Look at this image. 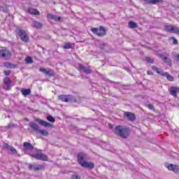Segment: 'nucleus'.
Instances as JSON below:
<instances>
[{"label": "nucleus", "instance_id": "1", "mask_svg": "<svg viewBox=\"0 0 179 179\" xmlns=\"http://www.w3.org/2000/svg\"><path fill=\"white\" fill-rule=\"evenodd\" d=\"M115 134L117 136L122 138V139H127L129 136V134H131V130L125 126L118 125L115 128Z\"/></svg>", "mask_w": 179, "mask_h": 179}, {"label": "nucleus", "instance_id": "2", "mask_svg": "<svg viewBox=\"0 0 179 179\" xmlns=\"http://www.w3.org/2000/svg\"><path fill=\"white\" fill-rule=\"evenodd\" d=\"M85 153L80 152L77 155V159L78 162V164L81 166V167H84L85 169H89L92 170V169H94V164L93 162H88L85 160Z\"/></svg>", "mask_w": 179, "mask_h": 179}, {"label": "nucleus", "instance_id": "3", "mask_svg": "<svg viewBox=\"0 0 179 179\" xmlns=\"http://www.w3.org/2000/svg\"><path fill=\"white\" fill-rule=\"evenodd\" d=\"M16 33L21 41H23V43H29L30 38H29V34H27L26 30L18 29L16 30Z\"/></svg>", "mask_w": 179, "mask_h": 179}, {"label": "nucleus", "instance_id": "4", "mask_svg": "<svg viewBox=\"0 0 179 179\" xmlns=\"http://www.w3.org/2000/svg\"><path fill=\"white\" fill-rule=\"evenodd\" d=\"M91 31L96 34V36H98V37H104L107 34V30L103 26H100L99 28H91Z\"/></svg>", "mask_w": 179, "mask_h": 179}, {"label": "nucleus", "instance_id": "5", "mask_svg": "<svg viewBox=\"0 0 179 179\" xmlns=\"http://www.w3.org/2000/svg\"><path fill=\"white\" fill-rule=\"evenodd\" d=\"M57 100L62 101L63 103H68L69 101L76 102V99L71 94H61L57 96Z\"/></svg>", "mask_w": 179, "mask_h": 179}, {"label": "nucleus", "instance_id": "6", "mask_svg": "<svg viewBox=\"0 0 179 179\" xmlns=\"http://www.w3.org/2000/svg\"><path fill=\"white\" fill-rule=\"evenodd\" d=\"M0 57L8 61V59L12 57V53L8 48H3L0 50Z\"/></svg>", "mask_w": 179, "mask_h": 179}, {"label": "nucleus", "instance_id": "7", "mask_svg": "<svg viewBox=\"0 0 179 179\" xmlns=\"http://www.w3.org/2000/svg\"><path fill=\"white\" fill-rule=\"evenodd\" d=\"M3 83L4 85L3 89H4V90L9 91L12 90V80H10L9 77H5L3 79Z\"/></svg>", "mask_w": 179, "mask_h": 179}, {"label": "nucleus", "instance_id": "8", "mask_svg": "<svg viewBox=\"0 0 179 179\" xmlns=\"http://www.w3.org/2000/svg\"><path fill=\"white\" fill-rule=\"evenodd\" d=\"M32 157L36 160H42L43 162H48V157L45 154L41 152H36L32 155Z\"/></svg>", "mask_w": 179, "mask_h": 179}, {"label": "nucleus", "instance_id": "9", "mask_svg": "<svg viewBox=\"0 0 179 179\" xmlns=\"http://www.w3.org/2000/svg\"><path fill=\"white\" fill-rule=\"evenodd\" d=\"M165 30L168 33H173L175 34H178L179 36V28L173 25H166L165 26Z\"/></svg>", "mask_w": 179, "mask_h": 179}, {"label": "nucleus", "instance_id": "10", "mask_svg": "<svg viewBox=\"0 0 179 179\" xmlns=\"http://www.w3.org/2000/svg\"><path fill=\"white\" fill-rule=\"evenodd\" d=\"M78 71H79V72H84V73L87 75H90V73L93 72L92 69L85 66V65L80 63L78 64Z\"/></svg>", "mask_w": 179, "mask_h": 179}, {"label": "nucleus", "instance_id": "11", "mask_svg": "<svg viewBox=\"0 0 179 179\" xmlns=\"http://www.w3.org/2000/svg\"><path fill=\"white\" fill-rule=\"evenodd\" d=\"M123 117L124 118H127L129 121H131V122H134V121L136 120V116L131 112H124Z\"/></svg>", "mask_w": 179, "mask_h": 179}, {"label": "nucleus", "instance_id": "12", "mask_svg": "<svg viewBox=\"0 0 179 179\" xmlns=\"http://www.w3.org/2000/svg\"><path fill=\"white\" fill-rule=\"evenodd\" d=\"M48 20H55V22H61L62 21V17L58 15H55L54 14L48 13L47 15Z\"/></svg>", "mask_w": 179, "mask_h": 179}, {"label": "nucleus", "instance_id": "13", "mask_svg": "<svg viewBox=\"0 0 179 179\" xmlns=\"http://www.w3.org/2000/svg\"><path fill=\"white\" fill-rule=\"evenodd\" d=\"M39 71L40 72H43V73H45V75H47L48 76H55V73H54V71H52L51 69H44V68H39Z\"/></svg>", "mask_w": 179, "mask_h": 179}, {"label": "nucleus", "instance_id": "14", "mask_svg": "<svg viewBox=\"0 0 179 179\" xmlns=\"http://www.w3.org/2000/svg\"><path fill=\"white\" fill-rule=\"evenodd\" d=\"M29 170H34V171H40V170H44L45 169V164H40L33 167V164H29Z\"/></svg>", "mask_w": 179, "mask_h": 179}, {"label": "nucleus", "instance_id": "15", "mask_svg": "<svg viewBox=\"0 0 179 179\" xmlns=\"http://www.w3.org/2000/svg\"><path fill=\"white\" fill-rule=\"evenodd\" d=\"M3 148H4V149H6V150H10V152H11L13 155H17V150H16V149H15V148H13V146H10L8 143H4L3 145Z\"/></svg>", "mask_w": 179, "mask_h": 179}, {"label": "nucleus", "instance_id": "16", "mask_svg": "<svg viewBox=\"0 0 179 179\" xmlns=\"http://www.w3.org/2000/svg\"><path fill=\"white\" fill-rule=\"evenodd\" d=\"M36 122H38L39 125H42V127H50V128H52V127H54L51 123L39 118L36 119Z\"/></svg>", "mask_w": 179, "mask_h": 179}, {"label": "nucleus", "instance_id": "17", "mask_svg": "<svg viewBox=\"0 0 179 179\" xmlns=\"http://www.w3.org/2000/svg\"><path fill=\"white\" fill-rule=\"evenodd\" d=\"M145 5H159L163 3V0H144Z\"/></svg>", "mask_w": 179, "mask_h": 179}, {"label": "nucleus", "instance_id": "18", "mask_svg": "<svg viewBox=\"0 0 179 179\" xmlns=\"http://www.w3.org/2000/svg\"><path fill=\"white\" fill-rule=\"evenodd\" d=\"M166 169L171 171H173V173H178L179 172V166L174 165L173 164H168L166 166Z\"/></svg>", "mask_w": 179, "mask_h": 179}, {"label": "nucleus", "instance_id": "19", "mask_svg": "<svg viewBox=\"0 0 179 179\" xmlns=\"http://www.w3.org/2000/svg\"><path fill=\"white\" fill-rule=\"evenodd\" d=\"M3 66L7 69H15V68H17V66L16 64H13L8 62L3 63Z\"/></svg>", "mask_w": 179, "mask_h": 179}, {"label": "nucleus", "instance_id": "20", "mask_svg": "<svg viewBox=\"0 0 179 179\" xmlns=\"http://www.w3.org/2000/svg\"><path fill=\"white\" fill-rule=\"evenodd\" d=\"M169 92L171 96H173V97H177V93L179 92V90L177 87H171L169 89Z\"/></svg>", "mask_w": 179, "mask_h": 179}, {"label": "nucleus", "instance_id": "21", "mask_svg": "<svg viewBox=\"0 0 179 179\" xmlns=\"http://www.w3.org/2000/svg\"><path fill=\"white\" fill-rule=\"evenodd\" d=\"M27 12L28 13H29L30 15H40V11H38V10L36 9V8H29L27 9Z\"/></svg>", "mask_w": 179, "mask_h": 179}, {"label": "nucleus", "instance_id": "22", "mask_svg": "<svg viewBox=\"0 0 179 179\" xmlns=\"http://www.w3.org/2000/svg\"><path fill=\"white\" fill-rule=\"evenodd\" d=\"M29 127L34 129V131H37L38 132V131L40 130V127H38V125L37 124V123L34 122H31L29 123Z\"/></svg>", "mask_w": 179, "mask_h": 179}, {"label": "nucleus", "instance_id": "23", "mask_svg": "<svg viewBox=\"0 0 179 179\" xmlns=\"http://www.w3.org/2000/svg\"><path fill=\"white\" fill-rule=\"evenodd\" d=\"M32 27H34V29H42L43 27V24L40 22L38 21H34L33 22V24H32Z\"/></svg>", "mask_w": 179, "mask_h": 179}, {"label": "nucleus", "instance_id": "24", "mask_svg": "<svg viewBox=\"0 0 179 179\" xmlns=\"http://www.w3.org/2000/svg\"><path fill=\"white\" fill-rule=\"evenodd\" d=\"M33 145L29 142L24 143V150H33Z\"/></svg>", "mask_w": 179, "mask_h": 179}, {"label": "nucleus", "instance_id": "25", "mask_svg": "<svg viewBox=\"0 0 179 179\" xmlns=\"http://www.w3.org/2000/svg\"><path fill=\"white\" fill-rule=\"evenodd\" d=\"M128 27L129 29H138V24L134 21H129L128 23Z\"/></svg>", "mask_w": 179, "mask_h": 179}, {"label": "nucleus", "instance_id": "26", "mask_svg": "<svg viewBox=\"0 0 179 179\" xmlns=\"http://www.w3.org/2000/svg\"><path fill=\"white\" fill-rule=\"evenodd\" d=\"M162 76L166 77L167 80H169V82H174V77H173V76L170 75L167 72H165Z\"/></svg>", "mask_w": 179, "mask_h": 179}, {"label": "nucleus", "instance_id": "27", "mask_svg": "<svg viewBox=\"0 0 179 179\" xmlns=\"http://www.w3.org/2000/svg\"><path fill=\"white\" fill-rule=\"evenodd\" d=\"M21 93L22 96H29V94H31V90H30V89L22 88L21 89Z\"/></svg>", "mask_w": 179, "mask_h": 179}, {"label": "nucleus", "instance_id": "28", "mask_svg": "<svg viewBox=\"0 0 179 179\" xmlns=\"http://www.w3.org/2000/svg\"><path fill=\"white\" fill-rule=\"evenodd\" d=\"M38 132H39V134L43 136H48V134H49L48 131L45 129H41V130L39 129Z\"/></svg>", "mask_w": 179, "mask_h": 179}, {"label": "nucleus", "instance_id": "29", "mask_svg": "<svg viewBox=\"0 0 179 179\" xmlns=\"http://www.w3.org/2000/svg\"><path fill=\"white\" fill-rule=\"evenodd\" d=\"M71 48H72V43H71L70 42L66 43L63 46L64 50H69Z\"/></svg>", "mask_w": 179, "mask_h": 179}, {"label": "nucleus", "instance_id": "30", "mask_svg": "<svg viewBox=\"0 0 179 179\" xmlns=\"http://www.w3.org/2000/svg\"><path fill=\"white\" fill-rule=\"evenodd\" d=\"M162 61L165 63V64H171V59H170V58L164 56L162 57Z\"/></svg>", "mask_w": 179, "mask_h": 179}, {"label": "nucleus", "instance_id": "31", "mask_svg": "<svg viewBox=\"0 0 179 179\" xmlns=\"http://www.w3.org/2000/svg\"><path fill=\"white\" fill-rule=\"evenodd\" d=\"M173 41V44H174L175 45H177V44H178V40L175 38L174 36H171L169 38V41Z\"/></svg>", "mask_w": 179, "mask_h": 179}, {"label": "nucleus", "instance_id": "32", "mask_svg": "<svg viewBox=\"0 0 179 179\" xmlns=\"http://www.w3.org/2000/svg\"><path fill=\"white\" fill-rule=\"evenodd\" d=\"M25 62H27V64H33V59L31 58V57L28 56L25 58Z\"/></svg>", "mask_w": 179, "mask_h": 179}, {"label": "nucleus", "instance_id": "33", "mask_svg": "<svg viewBox=\"0 0 179 179\" xmlns=\"http://www.w3.org/2000/svg\"><path fill=\"white\" fill-rule=\"evenodd\" d=\"M157 73H159V75H161V76H163L164 75V71L162 70L160 68L157 67L156 71Z\"/></svg>", "mask_w": 179, "mask_h": 179}, {"label": "nucleus", "instance_id": "34", "mask_svg": "<svg viewBox=\"0 0 179 179\" xmlns=\"http://www.w3.org/2000/svg\"><path fill=\"white\" fill-rule=\"evenodd\" d=\"M145 60L146 62H148V64H153V62H155V60L149 57H146Z\"/></svg>", "mask_w": 179, "mask_h": 179}, {"label": "nucleus", "instance_id": "35", "mask_svg": "<svg viewBox=\"0 0 179 179\" xmlns=\"http://www.w3.org/2000/svg\"><path fill=\"white\" fill-rule=\"evenodd\" d=\"M46 118H47L48 121H49L50 122H55V118H54V117H52L51 115L47 116Z\"/></svg>", "mask_w": 179, "mask_h": 179}, {"label": "nucleus", "instance_id": "36", "mask_svg": "<svg viewBox=\"0 0 179 179\" xmlns=\"http://www.w3.org/2000/svg\"><path fill=\"white\" fill-rule=\"evenodd\" d=\"M3 73H4L5 76H6V78H8L9 76V75H10V73H12V71L10 70H4Z\"/></svg>", "mask_w": 179, "mask_h": 179}, {"label": "nucleus", "instance_id": "37", "mask_svg": "<svg viewBox=\"0 0 179 179\" xmlns=\"http://www.w3.org/2000/svg\"><path fill=\"white\" fill-rule=\"evenodd\" d=\"M147 107L148 108H149V110H151V111H156V109L155 108V106L152 104H148Z\"/></svg>", "mask_w": 179, "mask_h": 179}, {"label": "nucleus", "instance_id": "38", "mask_svg": "<svg viewBox=\"0 0 179 179\" xmlns=\"http://www.w3.org/2000/svg\"><path fill=\"white\" fill-rule=\"evenodd\" d=\"M71 179H80V176L79 175H73L71 176Z\"/></svg>", "mask_w": 179, "mask_h": 179}, {"label": "nucleus", "instance_id": "39", "mask_svg": "<svg viewBox=\"0 0 179 179\" xmlns=\"http://www.w3.org/2000/svg\"><path fill=\"white\" fill-rule=\"evenodd\" d=\"M152 71H154L156 72V71L157 70V66H152Z\"/></svg>", "mask_w": 179, "mask_h": 179}, {"label": "nucleus", "instance_id": "40", "mask_svg": "<svg viewBox=\"0 0 179 179\" xmlns=\"http://www.w3.org/2000/svg\"><path fill=\"white\" fill-rule=\"evenodd\" d=\"M147 73H148V75H150V76L153 75V73L152 72V71H148Z\"/></svg>", "mask_w": 179, "mask_h": 179}, {"label": "nucleus", "instance_id": "41", "mask_svg": "<svg viewBox=\"0 0 179 179\" xmlns=\"http://www.w3.org/2000/svg\"><path fill=\"white\" fill-rule=\"evenodd\" d=\"M178 2H179V0H178Z\"/></svg>", "mask_w": 179, "mask_h": 179}]
</instances>
